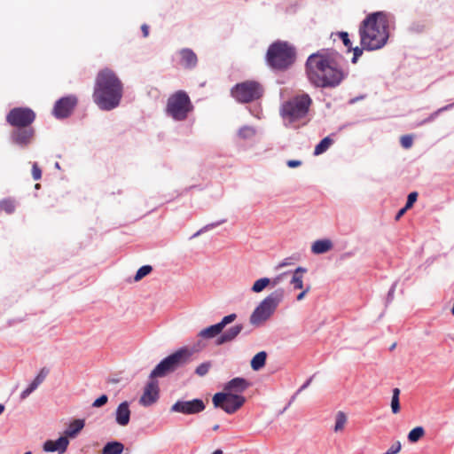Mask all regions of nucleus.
<instances>
[{"label": "nucleus", "instance_id": "4", "mask_svg": "<svg viewBox=\"0 0 454 454\" xmlns=\"http://www.w3.org/2000/svg\"><path fill=\"white\" fill-rule=\"evenodd\" d=\"M311 104L310 97L303 93L286 101L281 106L280 113L284 120L292 123L305 117Z\"/></svg>", "mask_w": 454, "mask_h": 454}, {"label": "nucleus", "instance_id": "29", "mask_svg": "<svg viewBox=\"0 0 454 454\" xmlns=\"http://www.w3.org/2000/svg\"><path fill=\"white\" fill-rule=\"evenodd\" d=\"M332 36H338L340 39H341L343 44L348 48V51H351V42L347 32H339L336 34H332Z\"/></svg>", "mask_w": 454, "mask_h": 454}, {"label": "nucleus", "instance_id": "11", "mask_svg": "<svg viewBox=\"0 0 454 454\" xmlns=\"http://www.w3.org/2000/svg\"><path fill=\"white\" fill-rule=\"evenodd\" d=\"M158 395V384L156 381L152 380L146 385L145 391L140 398V403L145 406L151 405L152 403L156 402Z\"/></svg>", "mask_w": 454, "mask_h": 454}, {"label": "nucleus", "instance_id": "8", "mask_svg": "<svg viewBox=\"0 0 454 454\" xmlns=\"http://www.w3.org/2000/svg\"><path fill=\"white\" fill-rule=\"evenodd\" d=\"M245 397L231 392H219L214 395L212 402L215 407L221 408L227 413H234L245 403Z\"/></svg>", "mask_w": 454, "mask_h": 454}, {"label": "nucleus", "instance_id": "35", "mask_svg": "<svg viewBox=\"0 0 454 454\" xmlns=\"http://www.w3.org/2000/svg\"><path fill=\"white\" fill-rule=\"evenodd\" d=\"M107 401H108L107 395H102L101 396H99L98 398H97L94 401V403H92V406L96 407V408L101 407V406L105 405L107 403Z\"/></svg>", "mask_w": 454, "mask_h": 454}, {"label": "nucleus", "instance_id": "12", "mask_svg": "<svg viewBox=\"0 0 454 454\" xmlns=\"http://www.w3.org/2000/svg\"><path fill=\"white\" fill-rule=\"evenodd\" d=\"M69 441L67 436H61L56 441L48 440L43 444V450L48 452L58 451L64 453L68 446Z\"/></svg>", "mask_w": 454, "mask_h": 454}, {"label": "nucleus", "instance_id": "33", "mask_svg": "<svg viewBox=\"0 0 454 454\" xmlns=\"http://www.w3.org/2000/svg\"><path fill=\"white\" fill-rule=\"evenodd\" d=\"M210 367L211 364L209 362L203 363L197 367L196 373L200 376H204L208 372Z\"/></svg>", "mask_w": 454, "mask_h": 454}, {"label": "nucleus", "instance_id": "6", "mask_svg": "<svg viewBox=\"0 0 454 454\" xmlns=\"http://www.w3.org/2000/svg\"><path fill=\"white\" fill-rule=\"evenodd\" d=\"M192 353L187 348H181L161 361L151 372V378L163 377L175 371L181 364L188 361Z\"/></svg>", "mask_w": 454, "mask_h": 454}, {"label": "nucleus", "instance_id": "16", "mask_svg": "<svg viewBox=\"0 0 454 454\" xmlns=\"http://www.w3.org/2000/svg\"><path fill=\"white\" fill-rule=\"evenodd\" d=\"M241 330H242L241 325H234L233 327L229 329L227 332H225L223 335H221L217 339V340H216L217 345H222L225 342L231 341L239 334Z\"/></svg>", "mask_w": 454, "mask_h": 454}, {"label": "nucleus", "instance_id": "47", "mask_svg": "<svg viewBox=\"0 0 454 454\" xmlns=\"http://www.w3.org/2000/svg\"><path fill=\"white\" fill-rule=\"evenodd\" d=\"M306 293H307V290H305V291L301 292V293L297 296V300L301 301V300L304 297V295H305V294H306Z\"/></svg>", "mask_w": 454, "mask_h": 454}, {"label": "nucleus", "instance_id": "38", "mask_svg": "<svg viewBox=\"0 0 454 454\" xmlns=\"http://www.w3.org/2000/svg\"><path fill=\"white\" fill-rule=\"evenodd\" d=\"M36 387L30 384L22 393H21V398L25 399L27 396H28L34 390H35Z\"/></svg>", "mask_w": 454, "mask_h": 454}, {"label": "nucleus", "instance_id": "20", "mask_svg": "<svg viewBox=\"0 0 454 454\" xmlns=\"http://www.w3.org/2000/svg\"><path fill=\"white\" fill-rule=\"evenodd\" d=\"M267 354L264 351H261L257 353L251 361V367L254 371H258L262 367L264 366L266 361Z\"/></svg>", "mask_w": 454, "mask_h": 454}, {"label": "nucleus", "instance_id": "40", "mask_svg": "<svg viewBox=\"0 0 454 454\" xmlns=\"http://www.w3.org/2000/svg\"><path fill=\"white\" fill-rule=\"evenodd\" d=\"M401 449L400 442H397L395 445L391 446L388 450L386 452V454H396L399 452Z\"/></svg>", "mask_w": 454, "mask_h": 454}, {"label": "nucleus", "instance_id": "25", "mask_svg": "<svg viewBox=\"0 0 454 454\" xmlns=\"http://www.w3.org/2000/svg\"><path fill=\"white\" fill-rule=\"evenodd\" d=\"M14 205L12 200H1L0 201V213H5L7 215L12 214L14 211Z\"/></svg>", "mask_w": 454, "mask_h": 454}, {"label": "nucleus", "instance_id": "22", "mask_svg": "<svg viewBox=\"0 0 454 454\" xmlns=\"http://www.w3.org/2000/svg\"><path fill=\"white\" fill-rule=\"evenodd\" d=\"M425 431L423 427H418L413 428L408 434V439L411 442H415L419 441L421 437H423Z\"/></svg>", "mask_w": 454, "mask_h": 454}, {"label": "nucleus", "instance_id": "43", "mask_svg": "<svg viewBox=\"0 0 454 454\" xmlns=\"http://www.w3.org/2000/svg\"><path fill=\"white\" fill-rule=\"evenodd\" d=\"M141 30L144 37H147L149 35V27L146 24H143L141 26Z\"/></svg>", "mask_w": 454, "mask_h": 454}, {"label": "nucleus", "instance_id": "26", "mask_svg": "<svg viewBox=\"0 0 454 454\" xmlns=\"http://www.w3.org/2000/svg\"><path fill=\"white\" fill-rule=\"evenodd\" d=\"M48 373H49L48 369H46V368L41 369L40 372L37 374V376L35 378V380L31 382V384L37 388V387L43 382V380L47 377Z\"/></svg>", "mask_w": 454, "mask_h": 454}, {"label": "nucleus", "instance_id": "48", "mask_svg": "<svg viewBox=\"0 0 454 454\" xmlns=\"http://www.w3.org/2000/svg\"><path fill=\"white\" fill-rule=\"evenodd\" d=\"M4 405L0 403V415L4 412Z\"/></svg>", "mask_w": 454, "mask_h": 454}, {"label": "nucleus", "instance_id": "31", "mask_svg": "<svg viewBox=\"0 0 454 454\" xmlns=\"http://www.w3.org/2000/svg\"><path fill=\"white\" fill-rule=\"evenodd\" d=\"M122 96V84L120 80L115 77V107L119 105Z\"/></svg>", "mask_w": 454, "mask_h": 454}, {"label": "nucleus", "instance_id": "9", "mask_svg": "<svg viewBox=\"0 0 454 454\" xmlns=\"http://www.w3.org/2000/svg\"><path fill=\"white\" fill-rule=\"evenodd\" d=\"M278 301L279 298L274 297L272 295H270L267 298H265L251 315V324L258 325L262 322L266 321L273 313Z\"/></svg>", "mask_w": 454, "mask_h": 454}, {"label": "nucleus", "instance_id": "18", "mask_svg": "<svg viewBox=\"0 0 454 454\" xmlns=\"http://www.w3.org/2000/svg\"><path fill=\"white\" fill-rule=\"evenodd\" d=\"M223 329L222 326L218 324L211 325L204 330H202L200 333V336L206 339H211L216 335H218L220 333H222Z\"/></svg>", "mask_w": 454, "mask_h": 454}, {"label": "nucleus", "instance_id": "39", "mask_svg": "<svg viewBox=\"0 0 454 454\" xmlns=\"http://www.w3.org/2000/svg\"><path fill=\"white\" fill-rule=\"evenodd\" d=\"M103 454H114V442H109L103 449Z\"/></svg>", "mask_w": 454, "mask_h": 454}, {"label": "nucleus", "instance_id": "41", "mask_svg": "<svg viewBox=\"0 0 454 454\" xmlns=\"http://www.w3.org/2000/svg\"><path fill=\"white\" fill-rule=\"evenodd\" d=\"M286 164H287V166L289 168H297V167H300L301 165V161L298 160H289L286 162Z\"/></svg>", "mask_w": 454, "mask_h": 454}, {"label": "nucleus", "instance_id": "5", "mask_svg": "<svg viewBox=\"0 0 454 454\" xmlns=\"http://www.w3.org/2000/svg\"><path fill=\"white\" fill-rule=\"evenodd\" d=\"M192 110V103L184 90L175 92L168 99L166 114L175 121H184Z\"/></svg>", "mask_w": 454, "mask_h": 454}, {"label": "nucleus", "instance_id": "34", "mask_svg": "<svg viewBox=\"0 0 454 454\" xmlns=\"http://www.w3.org/2000/svg\"><path fill=\"white\" fill-rule=\"evenodd\" d=\"M254 134V129L251 128H248V127H244V128L240 129L239 131V135L243 138L250 137Z\"/></svg>", "mask_w": 454, "mask_h": 454}, {"label": "nucleus", "instance_id": "28", "mask_svg": "<svg viewBox=\"0 0 454 454\" xmlns=\"http://www.w3.org/2000/svg\"><path fill=\"white\" fill-rule=\"evenodd\" d=\"M303 271V269L301 268H298L295 272H294V275L293 277V279H292V283L294 285V287L297 288V289H301L303 285H302V278L301 276H299V272H302Z\"/></svg>", "mask_w": 454, "mask_h": 454}, {"label": "nucleus", "instance_id": "30", "mask_svg": "<svg viewBox=\"0 0 454 454\" xmlns=\"http://www.w3.org/2000/svg\"><path fill=\"white\" fill-rule=\"evenodd\" d=\"M346 420H347V418H346V415L340 411L338 414H337V418H336V424H335V431H340V430H342L343 427H344V425L346 423Z\"/></svg>", "mask_w": 454, "mask_h": 454}, {"label": "nucleus", "instance_id": "44", "mask_svg": "<svg viewBox=\"0 0 454 454\" xmlns=\"http://www.w3.org/2000/svg\"><path fill=\"white\" fill-rule=\"evenodd\" d=\"M407 211L405 207H403L396 215L395 220H399L401 216Z\"/></svg>", "mask_w": 454, "mask_h": 454}, {"label": "nucleus", "instance_id": "2", "mask_svg": "<svg viewBox=\"0 0 454 454\" xmlns=\"http://www.w3.org/2000/svg\"><path fill=\"white\" fill-rule=\"evenodd\" d=\"M360 43L367 51L382 48L388 39V15L384 12L369 14L359 27Z\"/></svg>", "mask_w": 454, "mask_h": 454}, {"label": "nucleus", "instance_id": "42", "mask_svg": "<svg viewBox=\"0 0 454 454\" xmlns=\"http://www.w3.org/2000/svg\"><path fill=\"white\" fill-rule=\"evenodd\" d=\"M124 450L123 444L118 442H115V454H121Z\"/></svg>", "mask_w": 454, "mask_h": 454}, {"label": "nucleus", "instance_id": "49", "mask_svg": "<svg viewBox=\"0 0 454 454\" xmlns=\"http://www.w3.org/2000/svg\"><path fill=\"white\" fill-rule=\"evenodd\" d=\"M213 454H223V451L221 450H217L214 451Z\"/></svg>", "mask_w": 454, "mask_h": 454}, {"label": "nucleus", "instance_id": "45", "mask_svg": "<svg viewBox=\"0 0 454 454\" xmlns=\"http://www.w3.org/2000/svg\"><path fill=\"white\" fill-rule=\"evenodd\" d=\"M419 196V193L417 192H411V193H409V195L407 196V199H417Z\"/></svg>", "mask_w": 454, "mask_h": 454}, {"label": "nucleus", "instance_id": "21", "mask_svg": "<svg viewBox=\"0 0 454 454\" xmlns=\"http://www.w3.org/2000/svg\"><path fill=\"white\" fill-rule=\"evenodd\" d=\"M333 144V139L329 137L323 138L318 145H316L314 150L315 155H319L324 153Z\"/></svg>", "mask_w": 454, "mask_h": 454}, {"label": "nucleus", "instance_id": "1", "mask_svg": "<svg viewBox=\"0 0 454 454\" xmlns=\"http://www.w3.org/2000/svg\"><path fill=\"white\" fill-rule=\"evenodd\" d=\"M306 74L309 82L317 87H335L344 78L343 71L334 59L325 53L311 54L306 61Z\"/></svg>", "mask_w": 454, "mask_h": 454}, {"label": "nucleus", "instance_id": "36", "mask_svg": "<svg viewBox=\"0 0 454 454\" xmlns=\"http://www.w3.org/2000/svg\"><path fill=\"white\" fill-rule=\"evenodd\" d=\"M235 318H236V315L231 314L229 316L224 317L223 318V320L219 323V325L223 329L228 324H231V322H233L235 320Z\"/></svg>", "mask_w": 454, "mask_h": 454}, {"label": "nucleus", "instance_id": "13", "mask_svg": "<svg viewBox=\"0 0 454 454\" xmlns=\"http://www.w3.org/2000/svg\"><path fill=\"white\" fill-rule=\"evenodd\" d=\"M180 64L188 69L194 68L198 63V58L195 52L188 48L182 49L179 51Z\"/></svg>", "mask_w": 454, "mask_h": 454}, {"label": "nucleus", "instance_id": "27", "mask_svg": "<svg viewBox=\"0 0 454 454\" xmlns=\"http://www.w3.org/2000/svg\"><path fill=\"white\" fill-rule=\"evenodd\" d=\"M153 268L150 266V265H145L143 267H141L137 271V274L134 278V279L136 281H139L140 279H142L144 277H145L146 275H148L151 271H152Z\"/></svg>", "mask_w": 454, "mask_h": 454}, {"label": "nucleus", "instance_id": "14", "mask_svg": "<svg viewBox=\"0 0 454 454\" xmlns=\"http://www.w3.org/2000/svg\"><path fill=\"white\" fill-rule=\"evenodd\" d=\"M247 387L248 383L246 380L235 378L224 386L223 391L238 394L243 392Z\"/></svg>", "mask_w": 454, "mask_h": 454}, {"label": "nucleus", "instance_id": "37", "mask_svg": "<svg viewBox=\"0 0 454 454\" xmlns=\"http://www.w3.org/2000/svg\"><path fill=\"white\" fill-rule=\"evenodd\" d=\"M351 50L353 51L352 63H356L358 58L363 54V50H364V49L363 47L362 48H359V47L352 48L351 47Z\"/></svg>", "mask_w": 454, "mask_h": 454}, {"label": "nucleus", "instance_id": "19", "mask_svg": "<svg viewBox=\"0 0 454 454\" xmlns=\"http://www.w3.org/2000/svg\"><path fill=\"white\" fill-rule=\"evenodd\" d=\"M83 420L75 419L69 425V427L66 430V435L74 437L76 435L77 433H79L83 428Z\"/></svg>", "mask_w": 454, "mask_h": 454}, {"label": "nucleus", "instance_id": "3", "mask_svg": "<svg viewBox=\"0 0 454 454\" xmlns=\"http://www.w3.org/2000/svg\"><path fill=\"white\" fill-rule=\"evenodd\" d=\"M296 59V51L286 42L278 41L271 43L266 53L267 64L274 70L286 71Z\"/></svg>", "mask_w": 454, "mask_h": 454}, {"label": "nucleus", "instance_id": "10", "mask_svg": "<svg viewBox=\"0 0 454 454\" xmlns=\"http://www.w3.org/2000/svg\"><path fill=\"white\" fill-rule=\"evenodd\" d=\"M205 409L203 402L200 399H194L188 402H177L176 403L172 410L176 412H182L185 414L198 413Z\"/></svg>", "mask_w": 454, "mask_h": 454}, {"label": "nucleus", "instance_id": "23", "mask_svg": "<svg viewBox=\"0 0 454 454\" xmlns=\"http://www.w3.org/2000/svg\"><path fill=\"white\" fill-rule=\"evenodd\" d=\"M270 283V280L267 278H260L254 282L252 290L254 293L262 292L266 286H268Z\"/></svg>", "mask_w": 454, "mask_h": 454}, {"label": "nucleus", "instance_id": "46", "mask_svg": "<svg viewBox=\"0 0 454 454\" xmlns=\"http://www.w3.org/2000/svg\"><path fill=\"white\" fill-rule=\"evenodd\" d=\"M415 202V200H407V203L405 205V208L408 210L410 209L412 206H413V203Z\"/></svg>", "mask_w": 454, "mask_h": 454}, {"label": "nucleus", "instance_id": "17", "mask_svg": "<svg viewBox=\"0 0 454 454\" xmlns=\"http://www.w3.org/2000/svg\"><path fill=\"white\" fill-rule=\"evenodd\" d=\"M333 247V243L329 239L317 240L312 245V252L315 254H323L329 251Z\"/></svg>", "mask_w": 454, "mask_h": 454}, {"label": "nucleus", "instance_id": "32", "mask_svg": "<svg viewBox=\"0 0 454 454\" xmlns=\"http://www.w3.org/2000/svg\"><path fill=\"white\" fill-rule=\"evenodd\" d=\"M400 143L403 148L409 149L412 146L413 137L411 135H404L401 137Z\"/></svg>", "mask_w": 454, "mask_h": 454}, {"label": "nucleus", "instance_id": "15", "mask_svg": "<svg viewBox=\"0 0 454 454\" xmlns=\"http://www.w3.org/2000/svg\"><path fill=\"white\" fill-rule=\"evenodd\" d=\"M129 403L127 402L121 403L116 411V421L121 426H126L129 421Z\"/></svg>", "mask_w": 454, "mask_h": 454}, {"label": "nucleus", "instance_id": "7", "mask_svg": "<svg viewBox=\"0 0 454 454\" xmlns=\"http://www.w3.org/2000/svg\"><path fill=\"white\" fill-rule=\"evenodd\" d=\"M262 92L261 84L254 81L239 83L231 90L232 97L240 103L256 100L262 97Z\"/></svg>", "mask_w": 454, "mask_h": 454}, {"label": "nucleus", "instance_id": "50", "mask_svg": "<svg viewBox=\"0 0 454 454\" xmlns=\"http://www.w3.org/2000/svg\"><path fill=\"white\" fill-rule=\"evenodd\" d=\"M24 454H31V452H30V451H27V452H26V453H24Z\"/></svg>", "mask_w": 454, "mask_h": 454}, {"label": "nucleus", "instance_id": "24", "mask_svg": "<svg viewBox=\"0 0 454 454\" xmlns=\"http://www.w3.org/2000/svg\"><path fill=\"white\" fill-rule=\"evenodd\" d=\"M399 394L400 390L399 388H395L393 390V396L391 401V409L394 413H397L400 410V404H399Z\"/></svg>", "mask_w": 454, "mask_h": 454}]
</instances>
